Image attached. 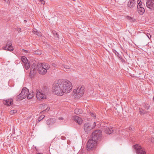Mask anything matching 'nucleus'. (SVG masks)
Listing matches in <instances>:
<instances>
[{
  "mask_svg": "<svg viewBox=\"0 0 154 154\" xmlns=\"http://www.w3.org/2000/svg\"><path fill=\"white\" fill-rule=\"evenodd\" d=\"M139 111L140 114H144L146 113L145 112L142 108H140Z\"/></svg>",
  "mask_w": 154,
  "mask_h": 154,
  "instance_id": "nucleus-27",
  "label": "nucleus"
},
{
  "mask_svg": "<svg viewBox=\"0 0 154 154\" xmlns=\"http://www.w3.org/2000/svg\"><path fill=\"white\" fill-rule=\"evenodd\" d=\"M40 2L43 5H44L45 4V2L43 0H41Z\"/></svg>",
  "mask_w": 154,
  "mask_h": 154,
  "instance_id": "nucleus-36",
  "label": "nucleus"
},
{
  "mask_svg": "<svg viewBox=\"0 0 154 154\" xmlns=\"http://www.w3.org/2000/svg\"><path fill=\"white\" fill-rule=\"evenodd\" d=\"M29 90L26 88H23L21 92L17 96V97L20 100H23L26 98L27 95Z\"/></svg>",
  "mask_w": 154,
  "mask_h": 154,
  "instance_id": "nucleus-7",
  "label": "nucleus"
},
{
  "mask_svg": "<svg viewBox=\"0 0 154 154\" xmlns=\"http://www.w3.org/2000/svg\"><path fill=\"white\" fill-rule=\"evenodd\" d=\"M32 32L36 35L38 36L41 37L42 36V34L40 32H38L37 30L35 29H33L32 30Z\"/></svg>",
  "mask_w": 154,
  "mask_h": 154,
  "instance_id": "nucleus-21",
  "label": "nucleus"
},
{
  "mask_svg": "<svg viewBox=\"0 0 154 154\" xmlns=\"http://www.w3.org/2000/svg\"><path fill=\"white\" fill-rule=\"evenodd\" d=\"M126 18L128 20H130L131 21V22L133 21V20H134L133 18L130 17H129L128 16H127L126 17Z\"/></svg>",
  "mask_w": 154,
  "mask_h": 154,
  "instance_id": "nucleus-30",
  "label": "nucleus"
},
{
  "mask_svg": "<svg viewBox=\"0 0 154 154\" xmlns=\"http://www.w3.org/2000/svg\"><path fill=\"white\" fill-rule=\"evenodd\" d=\"M45 117V116L44 115L41 116L38 118L37 122H40Z\"/></svg>",
  "mask_w": 154,
  "mask_h": 154,
  "instance_id": "nucleus-28",
  "label": "nucleus"
},
{
  "mask_svg": "<svg viewBox=\"0 0 154 154\" xmlns=\"http://www.w3.org/2000/svg\"><path fill=\"white\" fill-rule=\"evenodd\" d=\"M134 128L131 127H130L129 128V130H133Z\"/></svg>",
  "mask_w": 154,
  "mask_h": 154,
  "instance_id": "nucleus-41",
  "label": "nucleus"
},
{
  "mask_svg": "<svg viewBox=\"0 0 154 154\" xmlns=\"http://www.w3.org/2000/svg\"><path fill=\"white\" fill-rule=\"evenodd\" d=\"M23 65L26 69H28L30 67V64L29 62L24 63Z\"/></svg>",
  "mask_w": 154,
  "mask_h": 154,
  "instance_id": "nucleus-24",
  "label": "nucleus"
},
{
  "mask_svg": "<svg viewBox=\"0 0 154 154\" xmlns=\"http://www.w3.org/2000/svg\"><path fill=\"white\" fill-rule=\"evenodd\" d=\"M114 52L115 53L116 55H118L119 54V53H118V52L115 50L114 51Z\"/></svg>",
  "mask_w": 154,
  "mask_h": 154,
  "instance_id": "nucleus-38",
  "label": "nucleus"
},
{
  "mask_svg": "<svg viewBox=\"0 0 154 154\" xmlns=\"http://www.w3.org/2000/svg\"><path fill=\"white\" fill-rule=\"evenodd\" d=\"M36 96L37 99L39 100H42L46 98L44 91L40 90H36Z\"/></svg>",
  "mask_w": 154,
  "mask_h": 154,
  "instance_id": "nucleus-5",
  "label": "nucleus"
},
{
  "mask_svg": "<svg viewBox=\"0 0 154 154\" xmlns=\"http://www.w3.org/2000/svg\"><path fill=\"white\" fill-rule=\"evenodd\" d=\"M151 142L153 143H154V137H152L151 138Z\"/></svg>",
  "mask_w": 154,
  "mask_h": 154,
  "instance_id": "nucleus-37",
  "label": "nucleus"
},
{
  "mask_svg": "<svg viewBox=\"0 0 154 154\" xmlns=\"http://www.w3.org/2000/svg\"><path fill=\"white\" fill-rule=\"evenodd\" d=\"M102 132L99 130L95 131L92 134V138L93 140L97 141L98 140L100 139L102 137Z\"/></svg>",
  "mask_w": 154,
  "mask_h": 154,
  "instance_id": "nucleus-3",
  "label": "nucleus"
},
{
  "mask_svg": "<svg viewBox=\"0 0 154 154\" xmlns=\"http://www.w3.org/2000/svg\"><path fill=\"white\" fill-rule=\"evenodd\" d=\"M52 65L53 66H54V67H55L56 66V64L55 63H53L52 64Z\"/></svg>",
  "mask_w": 154,
  "mask_h": 154,
  "instance_id": "nucleus-44",
  "label": "nucleus"
},
{
  "mask_svg": "<svg viewBox=\"0 0 154 154\" xmlns=\"http://www.w3.org/2000/svg\"><path fill=\"white\" fill-rule=\"evenodd\" d=\"M22 51H25L26 52V53H27V50H25L24 49H23L22 50Z\"/></svg>",
  "mask_w": 154,
  "mask_h": 154,
  "instance_id": "nucleus-43",
  "label": "nucleus"
},
{
  "mask_svg": "<svg viewBox=\"0 0 154 154\" xmlns=\"http://www.w3.org/2000/svg\"><path fill=\"white\" fill-rule=\"evenodd\" d=\"M52 33L54 36L56 38H59V35L55 31H53Z\"/></svg>",
  "mask_w": 154,
  "mask_h": 154,
  "instance_id": "nucleus-26",
  "label": "nucleus"
},
{
  "mask_svg": "<svg viewBox=\"0 0 154 154\" xmlns=\"http://www.w3.org/2000/svg\"><path fill=\"white\" fill-rule=\"evenodd\" d=\"M37 66L42 67L44 69H45L47 71L50 68V66L48 64L45 63H41L40 64L37 65Z\"/></svg>",
  "mask_w": 154,
  "mask_h": 154,
  "instance_id": "nucleus-11",
  "label": "nucleus"
},
{
  "mask_svg": "<svg viewBox=\"0 0 154 154\" xmlns=\"http://www.w3.org/2000/svg\"><path fill=\"white\" fill-rule=\"evenodd\" d=\"M136 2L135 0H129L128 3V7L132 8L134 7L136 5Z\"/></svg>",
  "mask_w": 154,
  "mask_h": 154,
  "instance_id": "nucleus-12",
  "label": "nucleus"
},
{
  "mask_svg": "<svg viewBox=\"0 0 154 154\" xmlns=\"http://www.w3.org/2000/svg\"><path fill=\"white\" fill-rule=\"evenodd\" d=\"M12 44L11 41H9L8 42L6 45L3 47V48L5 50H8L10 51H13L14 48L12 46H11Z\"/></svg>",
  "mask_w": 154,
  "mask_h": 154,
  "instance_id": "nucleus-9",
  "label": "nucleus"
},
{
  "mask_svg": "<svg viewBox=\"0 0 154 154\" xmlns=\"http://www.w3.org/2000/svg\"><path fill=\"white\" fill-rule=\"evenodd\" d=\"M105 132L107 134H109L112 133L113 131V130L112 127H106L104 128Z\"/></svg>",
  "mask_w": 154,
  "mask_h": 154,
  "instance_id": "nucleus-16",
  "label": "nucleus"
},
{
  "mask_svg": "<svg viewBox=\"0 0 154 154\" xmlns=\"http://www.w3.org/2000/svg\"><path fill=\"white\" fill-rule=\"evenodd\" d=\"M134 148L137 154H146L145 150L140 145L138 144L134 145Z\"/></svg>",
  "mask_w": 154,
  "mask_h": 154,
  "instance_id": "nucleus-8",
  "label": "nucleus"
},
{
  "mask_svg": "<svg viewBox=\"0 0 154 154\" xmlns=\"http://www.w3.org/2000/svg\"><path fill=\"white\" fill-rule=\"evenodd\" d=\"M72 88L70 81L66 79H60L55 81L52 85V91L54 94L61 96L63 93L70 92Z\"/></svg>",
  "mask_w": 154,
  "mask_h": 154,
  "instance_id": "nucleus-1",
  "label": "nucleus"
},
{
  "mask_svg": "<svg viewBox=\"0 0 154 154\" xmlns=\"http://www.w3.org/2000/svg\"><path fill=\"white\" fill-rule=\"evenodd\" d=\"M36 65L33 64L32 66L30 68V74L31 75H33L35 74L36 71Z\"/></svg>",
  "mask_w": 154,
  "mask_h": 154,
  "instance_id": "nucleus-13",
  "label": "nucleus"
},
{
  "mask_svg": "<svg viewBox=\"0 0 154 154\" xmlns=\"http://www.w3.org/2000/svg\"><path fill=\"white\" fill-rule=\"evenodd\" d=\"M146 5L148 8L151 10H154V1H147Z\"/></svg>",
  "mask_w": 154,
  "mask_h": 154,
  "instance_id": "nucleus-10",
  "label": "nucleus"
},
{
  "mask_svg": "<svg viewBox=\"0 0 154 154\" xmlns=\"http://www.w3.org/2000/svg\"><path fill=\"white\" fill-rule=\"evenodd\" d=\"M34 53L36 54H42V51L39 50H37L34 51Z\"/></svg>",
  "mask_w": 154,
  "mask_h": 154,
  "instance_id": "nucleus-29",
  "label": "nucleus"
},
{
  "mask_svg": "<svg viewBox=\"0 0 154 154\" xmlns=\"http://www.w3.org/2000/svg\"><path fill=\"white\" fill-rule=\"evenodd\" d=\"M40 108L42 110H44L42 112L48 111L50 109V108L47 107V105L45 104H41L40 105Z\"/></svg>",
  "mask_w": 154,
  "mask_h": 154,
  "instance_id": "nucleus-14",
  "label": "nucleus"
},
{
  "mask_svg": "<svg viewBox=\"0 0 154 154\" xmlns=\"http://www.w3.org/2000/svg\"><path fill=\"white\" fill-rule=\"evenodd\" d=\"M146 35L147 36V37L149 39H150V38H151V35H150V34H149V33H148L146 34Z\"/></svg>",
  "mask_w": 154,
  "mask_h": 154,
  "instance_id": "nucleus-35",
  "label": "nucleus"
},
{
  "mask_svg": "<svg viewBox=\"0 0 154 154\" xmlns=\"http://www.w3.org/2000/svg\"><path fill=\"white\" fill-rule=\"evenodd\" d=\"M74 112L75 114L78 115L81 114L83 111L82 109L77 108L74 110Z\"/></svg>",
  "mask_w": 154,
  "mask_h": 154,
  "instance_id": "nucleus-23",
  "label": "nucleus"
},
{
  "mask_svg": "<svg viewBox=\"0 0 154 154\" xmlns=\"http://www.w3.org/2000/svg\"><path fill=\"white\" fill-rule=\"evenodd\" d=\"M84 86H82L81 87H79L74 90L73 92L74 94H76V95L78 97H80L82 96L84 94Z\"/></svg>",
  "mask_w": 154,
  "mask_h": 154,
  "instance_id": "nucleus-6",
  "label": "nucleus"
},
{
  "mask_svg": "<svg viewBox=\"0 0 154 154\" xmlns=\"http://www.w3.org/2000/svg\"><path fill=\"white\" fill-rule=\"evenodd\" d=\"M74 120L77 123L79 124H81L82 123V119L78 116H74Z\"/></svg>",
  "mask_w": 154,
  "mask_h": 154,
  "instance_id": "nucleus-18",
  "label": "nucleus"
},
{
  "mask_svg": "<svg viewBox=\"0 0 154 154\" xmlns=\"http://www.w3.org/2000/svg\"><path fill=\"white\" fill-rule=\"evenodd\" d=\"M34 96V94L33 92L30 91V92L28 93L27 95V98L28 99H30Z\"/></svg>",
  "mask_w": 154,
  "mask_h": 154,
  "instance_id": "nucleus-22",
  "label": "nucleus"
},
{
  "mask_svg": "<svg viewBox=\"0 0 154 154\" xmlns=\"http://www.w3.org/2000/svg\"><path fill=\"white\" fill-rule=\"evenodd\" d=\"M97 141L92 138L89 139L87 143V150L88 151H90L95 146Z\"/></svg>",
  "mask_w": 154,
  "mask_h": 154,
  "instance_id": "nucleus-4",
  "label": "nucleus"
},
{
  "mask_svg": "<svg viewBox=\"0 0 154 154\" xmlns=\"http://www.w3.org/2000/svg\"><path fill=\"white\" fill-rule=\"evenodd\" d=\"M63 66H64V68L65 69H70V66L68 65H63Z\"/></svg>",
  "mask_w": 154,
  "mask_h": 154,
  "instance_id": "nucleus-32",
  "label": "nucleus"
},
{
  "mask_svg": "<svg viewBox=\"0 0 154 154\" xmlns=\"http://www.w3.org/2000/svg\"><path fill=\"white\" fill-rule=\"evenodd\" d=\"M17 112V111L16 110H13L10 111V113L11 115H13V114L16 113Z\"/></svg>",
  "mask_w": 154,
  "mask_h": 154,
  "instance_id": "nucleus-31",
  "label": "nucleus"
},
{
  "mask_svg": "<svg viewBox=\"0 0 154 154\" xmlns=\"http://www.w3.org/2000/svg\"><path fill=\"white\" fill-rule=\"evenodd\" d=\"M91 115L92 116L94 117H95V115L94 114H93L92 113H91Z\"/></svg>",
  "mask_w": 154,
  "mask_h": 154,
  "instance_id": "nucleus-39",
  "label": "nucleus"
},
{
  "mask_svg": "<svg viewBox=\"0 0 154 154\" xmlns=\"http://www.w3.org/2000/svg\"><path fill=\"white\" fill-rule=\"evenodd\" d=\"M142 2L141 1H140L138 3V5L137 6H139V7H141V6L142 5Z\"/></svg>",
  "mask_w": 154,
  "mask_h": 154,
  "instance_id": "nucleus-34",
  "label": "nucleus"
},
{
  "mask_svg": "<svg viewBox=\"0 0 154 154\" xmlns=\"http://www.w3.org/2000/svg\"><path fill=\"white\" fill-rule=\"evenodd\" d=\"M24 21L25 23H26L27 22L26 20H24Z\"/></svg>",
  "mask_w": 154,
  "mask_h": 154,
  "instance_id": "nucleus-47",
  "label": "nucleus"
},
{
  "mask_svg": "<svg viewBox=\"0 0 154 154\" xmlns=\"http://www.w3.org/2000/svg\"><path fill=\"white\" fill-rule=\"evenodd\" d=\"M144 107L146 109H148L149 108V106L148 104H146L144 105Z\"/></svg>",
  "mask_w": 154,
  "mask_h": 154,
  "instance_id": "nucleus-33",
  "label": "nucleus"
},
{
  "mask_svg": "<svg viewBox=\"0 0 154 154\" xmlns=\"http://www.w3.org/2000/svg\"><path fill=\"white\" fill-rule=\"evenodd\" d=\"M21 60L23 63V64L28 62L27 58L24 56H22L21 57Z\"/></svg>",
  "mask_w": 154,
  "mask_h": 154,
  "instance_id": "nucleus-25",
  "label": "nucleus"
},
{
  "mask_svg": "<svg viewBox=\"0 0 154 154\" xmlns=\"http://www.w3.org/2000/svg\"><path fill=\"white\" fill-rule=\"evenodd\" d=\"M3 102L4 104L7 105L8 106H10L13 104V100L11 99L4 100Z\"/></svg>",
  "mask_w": 154,
  "mask_h": 154,
  "instance_id": "nucleus-15",
  "label": "nucleus"
},
{
  "mask_svg": "<svg viewBox=\"0 0 154 154\" xmlns=\"http://www.w3.org/2000/svg\"><path fill=\"white\" fill-rule=\"evenodd\" d=\"M153 99H154V97H153Z\"/></svg>",
  "mask_w": 154,
  "mask_h": 154,
  "instance_id": "nucleus-48",
  "label": "nucleus"
},
{
  "mask_svg": "<svg viewBox=\"0 0 154 154\" xmlns=\"http://www.w3.org/2000/svg\"><path fill=\"white\" fill-rule=\"evenodd\" d=\"M137 10L138 13L140 14H142L145 12V10L144 8L141 7L137 6Z\"/></svg>",
  "mask_w": 154,
  "mask_h": 154,
  "instance_id": "nucleus-20",
  "label": "nucleus"
},
{
  "mask_svg": "<svg viewBox=\"0 0 154 154\" xmlns=\"http://www.w3.org/2000/svg\"><path fill=\"white\" fill-rule=\"evenodd\" d=\"M140 1H141V0H138L137 2H140Z\"/></svg>",
  "mask_w": 154,
  "mask_h": 154,
  "instance_id": "nucleus-46",
  "label": "nucleus"
},
{
  "mask_svg": "<svg viewBox=\"0 0 154 154\" xmlns=\"http://www.w3.org/2000/svg\"><path fill=\"white\" fill-rule=\"evenodd\" d=\"M21 28H18V31L19 32H21Z\"/></svg>",
  "mask_w": 154,
  "mask_h": 154,
  "instance_id": "nucleus-42",
  "label": "nucleus"
},
{
  "mask_svg": "<svg viewBox=\"0 0 154 154\" xmlns=\"http://www.w3.org/2000/svg\"><path fill=\"white\" fill-rule=\"evenodd\" d=\"M59 119L60 120H61L63 119V118L62 117H60L59 118Z\"/></svg>",
  "mask_w": 154,
  "mask_h": 154,
  "instance_id": "nucleus-40",
  "label": "nucleus"
},
{
  "mask_svg": "<svg viewBox=\"0 0 154 154\" xmlns=\"http://www.w3.org/2000/svg\"><path fill=\"white\" fill-rule=\"evenodd\" d=\"M147 1H154V0H147Z\"/></svg>",
  "mask_w": 154,
  "mask_h": 154,
  "instance_id": "nucleus-45",
  "label": "nucleus"
},
{
  "mask_svg": "<svg viewBox=\"0 0 154 154\" xmlns=\"http://www.w3.org/2000/svg\"><path fill=\"white\" fill-rule=\"evenodd\" d=\"M37 68H38V72L40 74L44 75L46 73L47 71L45 69H44L42 67H40L38 66H37Z\"/></svg>",
  "mask_w": 154,
  "mask_h": 154,
  "instance_id": "nucleus-17",
  "label": "nucleus"
},
{
  "mask_svg": "<svg viewBox=\"0 0 154 154\" xmlns=\"http://www.w3.org/2000/svg\"><path fill=\"white\" fill-rule=\"evenodd\" d=\"M55 119H49L46 121V123L48 125H52L55 123Z\"/></svg>",
  "mask_w": 154,
  "mask_h": 154,
  "instance_id": "nucleus-19",
  "label": "nucleus"
},
{
  "mask_svg": "<svg viewBox=\"0 0 154 154\" xmlns=\"http://www.w3.org/2000/svg\"><path fill=\"white\" fill-rule=\"evenodd\" d=\"M96 125L95 122L92 125L89 123H85L84 125V129L85 133L87 134L90 133L91 130L95 128Z\"/></svg>",
  "mask_w": 154,
  "mask_h": 154,
  "instance_id": "nucleus-2",
  "label": "nucleus"
}]
</instances>
